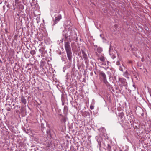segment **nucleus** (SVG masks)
<instances>
[{"mask_svg":"<svg viewBox=\"0 0 151 151\" xmlns=\"http://www.w3.org/2000/svg\"><path fill=\"white\" fill-rule=\"evenodd\" d=\"M124 76L126 78H128L129 76V73L127 71H126L124 73Z\"/></svg>","mask_w":151,"mask_h":151,"instance_id":"obj_13","label":"nucleus"},{"mask_svg":"<svg viewBox=\"0 0 151 151\" xmlns=\"http://www.w3.org/2000/svg\"><path fill=\"white\" fill-rule=\"evenodd\" d=\"M82 53L83 54V58L85 60H86L88 59V57L86 54L85 53L84 51H82Z\"/></svg>","mask_w":151,"mask_h":151,"instance_id":"obj_8","label":"nucleus"},{"mask_svg":"<svg viewBox=\"0 0 151 151\" xmlns=\"http://www.w3.org/2000/svg\"><path fill=\"white\" fill-rule=\"evenodd\" d=\"M140 111L141 112H142V113H141V115L143 116V115H144V113H143L142 110V109H141Z\"/></svg>","mask_w":151,"mask_h":151,"instance_id":"obj_26","label":"nucleus"},{"mask_svg":"<svg viewBox=\"0 0 151 151\" xmlns=\"http://www.w3.org/2000/svg\"><path fill=\"white\" fill-rule=\"evenodd\" d=\"M124 67V66L122 64L121 65L119 66V70L122 71H123V67Z\"/></svg>","mask_w":151,"mask_h":151,"instance_id":"obj_18","label":"nucleus"},{"mask_svg":"<svg viewBox=\"0 0 151 151\" xmlns=\"http://www.w3.org/2000/svg\"><path fill=\"white\" fill-rule=\"evenodd\" d=\"M107 73L109 75H110V76H109V78H110L111 77V75H110V74H111V73H110L109 71H107Z\"/></svg>","mask_w":151,"mask_h":151,"instance_id":"obj_24","label":"nucleus"},{"mask_svg":"<svg viewBox=\"0 0 151 151\" xmlns=\"http://www.w3.org/2000/svg\"><path fill=\"white\" fill-rule=\"evenodd\" d=\"M59 115L60 116L59 118L61 124L62 125H65L67 118L66 116H64L61 114H60Z\"/></svg>","mask_w":151,"mask_h":151,"instance_id":"obj_3","label":"nucleus"},{"mask_svg":"<svg viewBox=\"0 0 151 151\" xmlns=\"http://www.w3.org/2000/svg\"><path fill=\"white\" fill-rule=\"evenodd\" d=\"M144 60V59L143 57L141 59V61L142 62H143Z\"/></svg>","mask_w":151,"mask_h":151,"instance_id":"obj_28","label":"nucleus"},{"mask_svg":"<svg viewBox=\"0 0 151 151\" xmlns=\"http://www.w3.org/2000/svg\"><path fill=\"white\" fill-rule=\"evenodd\" d=\"M68 111V108L67 106H65L64 108V112L65 114L67 113Z\"/></svg>","mask_w":151,"mask_h":151,"instance_id":"obj_12","label":"nucleus"},{"mask_svg":"<svg viewBox=\"0 0 151 151\" xmlns=\"http://www.w3.org/2000/svg\"><path fill=\"white\" fill-rule=\"evenodd\" d=\"M99 59L101 61L104 62L105 61V58L104 56H101L99 58Z\"/></svg>","mask_w":151,"mask_h":151,"instance_id":"obj_16","label":"nucleus"},{"mask_svg":"<svg viewBox=\"0 0 151 151\" xmlns=\"http://www.w3.org/2000/svg\"><path fill=\"white\" fill-rule=\"evenodd\" d=\"M88 114V113L86 111L84 112L83 113V115L84 117H86L87 116V114Z\"/></svg>","mask_w":151,"mask_h":151,"instance_id":"obj_20","label":"nucleus"},{"mask_svg":"<svg viewBox=\"0 0 151 151\" xmlns=\"http://www.w3.org/2000/svg\"><path fill=\"white\" fill-rule=\"evenodd\" d=\"M100 36L101 37H102V38H103V35H102V34H101V35H100Z\"/></svg>","mask_w":151,"mask_h":151,"instance_id":"obj_32","label":"nucleus"},{"mask_svg":"<svg viewBox=\"0 0 151 151\" xmlns=\"http://www.w3.org/2000/svg\"><path fill=\"white\" fill-rule=\"evenodd\" d=\"M36 53V51L35 50H31L30 52V53L32 55H35Z\"/></svg>","mask_w":151,"mask_h":151,"instance_id":"obj_17","label":"nucleus"},{"mask_svg":"<svg viewBox=\"0 0 151 151\" xmlns=\"http://www.w3.org/2000/svg\"><path fill=\"white\" fill-rule=\"evenodd\" d=\"M45 50L44 47H42L39 50V52L41 54L43 55L44 54V51Z\"/></svg>","mask_w":151,"mask_h":151,"instance_id":"obj_10","label":"nucleus"},{"mask_svg":"<svg viewBox=\"0 0 151 151\" xmlns=\"http://www.w3.org/2000/svg\"><path fill=\"white\" fill-rule=\"evenodd\" d=\"M6 109L7 111H10L11 110L10 108L9 107H7V108H6Z\"/></svg>","mask_w":151,"mask_h":151,"instance_id":"obj_22","label":"nucleus"},{"mask_svg":"<svg viewBox=\"0 0 151 151\" xmlns=\"http://www.w3.org/2000/svg\"><path fill=\"white\" fill-rule=\"evenodd\" d=\"M90 74L91 76H92L93 75V73L92 72H91L90 73Z\"/></svg>","mask_w":151,"mask_h":151,"instance_id":"obj_29","label":"nucleus"},{"mask_svg":"<svg viewBox=\"0 0 151 151\" xmlns=\"http://www.w3.org/2000/svg\"><path fill=\"white\" fill-rule=\"evenodd\" d=\"M118 116L119 118H120L121 122H123L124 119V114L123 112L119 113Z\"/></svg>","mask_w":151,"mask_h":151,"instance_id":"obj_5","label":"nucleus"},{"mask_svg":"<svg viewBox=\"0 0 151 151\" xmlns=\"http://www.w3.org/2000/svg\"><path fill=\"white\" fill-rule=\"evenodd\" d=\"M114 31H116L117 30V28L118 27V26L116 24L114 25Z\"/></svg>","mask_w":151,"mask_h":151,"instance_id":"obj_19","label":"nucleus"},{"mask_svg":"<svg viewBox=\"0 0 151 151\" xmlns=\"http://www.w3.org/2000/svg\"><path fill=\"white\" fill-rule=\"evenodd\" d=\"M19 0H15V3L18 4L19 3Z\"/></svg>","mask_w":151,"mask_h":151,"instance_id":"obj_27","label":"nucleus"},{"mask_svg":"<svg viewBox=\"0 0 151 151\" xmlns=\"http://www.w3.org/2000/svg\"><path fill=\"white\" fill-rule=\"evenodd\" d=\"M90 108L92 110L93 109H94V106H93L92 105H91L90 106Z\"/></svg>","mask_w":151,"mask_h":151,"instance_id":"obj_21","label":"nucleus"},{"mask_svg":"<svg viewBox=\"0 0 151 151\" xmlns=\"http://www.w3.org/2000/svg\"><path fill=\"white\" fill-rule=\"evenodd\" d=\"M5 7V6H3V8H4H4Z\"/></svg>","mask_w":151,"mask_h":151,"instance_id":"obj_33","label":"nucleus"},{"mask_svg":"<svg viewBox=\"0 0 151 151\" xmlns=\"http://www.w3.org/2000/svg\"><path fill=\"white\" fill-rule=\"evenodd\" d=\"M116 64L118 65H120V63L119 61H118L116 62Z\"/></svg>","mask_w":151,"mask_h":151,"instance_id":"obj_23","label":"nucleus"},{"mask_svg":"<svg viewBox=\"0 0 151 151\" xmlns=\"http://www.w3.org/2000/svg\"><path fill=\"white\" fill-rule=\"evenodd\" d=\"M21 102L24 105H25L27 103L26 99H25L24 96H22L21 98Z\"/></svg>","mask_w":151,"mask_h":151,"instance_id":"obj_7","label":"nucleus"},{"mask_svg":"<svg viewBox=\"0 0 151 151\" xmlns=\"http://www.w3.org/2000/svg\"><path fill=\"white\" fill-rule=\"evenodd\" d=\"M46 133L47 134V135L49 136L50 137H52V135L51 131L50 129H48L47 130Z\"/></svg>","mask_w":151,"mask_h":151,"instance_id":"obj_11","label":"nucleus"},{"mask_svg":"<svg viewBox=\"0 0 151 151\" xmlns=\"http://www.w3.org/2000/svg\"><path fill=\"white\" fill-rule=\"evenodd\" d=\"M119 80L123 86L126 85L127 83L126 82V80L125 79L123 78H119Z\"/></svg>","mask_w":151,"mask_h":151,"instance_id":"obj_6","label":"nucleus"},{"mask_svg":"<svg viewBox=\"0 0 151 151\" xmlns=\"http://www.w3.org/2000/svg\"><path fill=\"white\" fill-rule=\"evenodd\" d=\"M102 65H106V63H105L104 62H103L102 63Z\"/></svg>","mask_w":151,"mask_h":151,"instance_id":"obj_30","label":"nucleus"},{"mask_svg":"<svg viewBox=\"0 0 151 151\" xmlns=\"http://www.w3.org/2000/svg\"><path fill=\"white\" fill-rule=\"evenodd\" d=\"M62 19V16L61 14H59L55 17V19L53 21V25H55L56 23Z\"/></svg>","mask_w":151,"mask_h":151,"instance_id":"obj_4","label":"nucleus"},{"mask_svg":"<svg viewBox=\"0 0 151 151\" xmlns=\"http://www.w3.org/2000/svg\"><path fill=\"white\" fill-rule=\"evenodd\" d=\"M99 75L102 78V80L104 83L107 86L109 84V83L107 81L106 77L105 74L103 71L100 72Z\"/></svg>","mask_w":151,"mask_h":151,"instance_id":"obj_2","label":"nucleus"},{"mask_svg":"<svg viewBox=\"0 0 151 151\" xmlns=\"http://www.w3.org/2000/svg\"><path fill=\"white\" fill-rule=\"evenodd\" d=\"M104 146H105V144L104 143Z\"/></svg>","mask_w":151,"mask_h":151,"instance_id":"obj_35","label":"nucleus"},{"mask_svg":"<svg viewBox=\"0 0 151 151\" xmlns=\"http://www.w3.org/2000/svg\"><path fill=\"white\" fill-rule=\"evenodd\" d=\"M64 37L65 38V39H66L68 37V36H67L65 34V35H64Z\"/></svg>","mask_w":151,"mask_h":151,"instance_id":"obj_25","label":"nucleus"},{"mask_svg":"<svg viewBox=\"0 0 151 151\" xmlns=\"http://www.w3.org/2000/svg\"><path fill=\"white\" fill-rule=\"evenodd\" d=\"M102 141V139L101 138H99L97 140V142H98L99 148H100L101 147V143Z\"/></svg>","mask_w":151,"mask_h":151,"instance_id":"obj_9","label":"nucleus"},{"mask_svg":"<svg viewBox=\"0 0 151 151\" xmlns=\"http://www.w3.org/2000/svg\"><path fill=\"white\" fill-rule=\"evenodd\" d=\"M95 74H96V72H95Z\"/></svg>","mask_w":151,"mask_h":151,"instance_id":"obj_36","label":"nucleus"},{"mask_svg":"<svg viewBox=\"0 0 151 151\" xmlns=\"http://www.w3.org/2000/svg\"><path fill=\"white\" fill-rule=\"evenodd\" d=\"M129 63H131L132 62L131 61H130L129 62Z\"/></svg>","mask_w":151,"mask_h":151,"instance_id":"obj_34","label":"nucleus"},{"mask_svg":"<svg viewBox=\"0 0 151 151\" xmlns=\"http://www.w3.org/2000/svg\"><path fill=\"white\" fill-rule=\"evenodd\" d=\"M39 40L40 41L42 40V37L41 39H39Z\"/></svg>","mask_w":151,"mask_h":151,"instance_id":"obj_31","label":"nucleus"},{"mask_svg":"<svg viewBox=\"0 0 151 151\" xmlns=\"http://www.w3.org/2000/svg\"><path fill=\"white\" fill-rule=\"evenodd\" d=\"M65 48L67 54V57L70 62L72 61V53L70 43L66 42L65 43Z\"/></svg>","mask_w":151,"mask_h":151,"instance_id":"obj_1","label":"nucleus"},{"mask_svg":"<svg viewBox=\"0 0 151 151\" xmlns=\"http://www.w3.org/2000/svg\"><path fill=\"white\" fill-rule=\"evenodd\" d=\"M107 148L108 151H111V147L109 144H108Z\"/></svg>","mask_w":151,"mask_h":151,"instance_id":"obj_15","label":"nucleus"},{"mask_svg":"<svg viewBox=\"0 0 151 151\" xmlns=\"http://www.w3.org/2000/svg\"><path fill=\"white\" fill-rule=\"evenodd\" d=\"M97 51L99 53H101L102 51V49L101 47H98L97 49Z\"/></svg>","mask_w":151,"mask_h":151,"instance_id":"obj_14","label":"nucleus"}]
</instances>
